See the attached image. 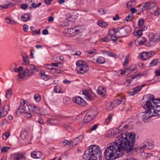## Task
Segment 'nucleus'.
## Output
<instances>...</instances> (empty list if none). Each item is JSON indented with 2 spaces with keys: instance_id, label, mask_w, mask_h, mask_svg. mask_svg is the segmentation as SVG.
<instances>
[{
  "instance_id": "nucleus-59",
  "label": "nucleus",
  "mask_w": 160,
  "mask_h": 160,
  "mask_svg": "<svg viewBox=\"0 0 160 160\" xmlns=\"http://www.w3.org/2000/svg\"><path fill=\"white\" fill-rule=\"evenodd\" d=\"M116 35H117L116 34H115L113 35H112L111 36V40H112L113 41V42L116 41L117 39V38L116 36Z\"/></svg>"
},
{
  "instance_id": "nucleus-60",
  "label": "nucleus",
  "mask_w": 160,
  "mask_h": 160,
  "mask_svg": "<svg viewBox=\"0 0 160 160\" xmlns=\"http://www.w3.org/2000/svg\"><path fill=\"white\" fill-rule=\"evenodd\" d=\"M86 99L88 100V101H92L93 100V98L90 94H88L87 96H86L85 97Z\"/></svg>"
},
{
  "instance_id": "nucleus-46",
  "label": "nucleus",
  "mask_w": 160,
  "mask_h": 160,
  "mask_svg": "<svg viewBox=\"0 0 160 160\" xmlns=\"http://www.w3.org/2000/svg\"><path fill=\"white\" fill-rule=\"evenodd\" d=\"M35 100L37 102H39L41 100L40 96L38 94H35L34 96Z\"/></svg>"
},
{
  "instance_id": "nucleus-18",
  "label": "nucleus",
  "mask_w": 160,
  "mask_h": 160,
  "mask_svg": "<svg viewBox=\"0 0 160 160\" xmlns=\"http://www.w3.org/2000/svg\"><path fill=\"white\" fill-rule=\"evenodd\" d=\"M44 66L46 69L51 70V72L52 73H60V72L59 70H57V68H54L52 65H51L50 64H46L44 65Z\"/></svg>"
},
{
  "instance_id": "nucleus-56",
  "label": "nucleus",
  "mask_w": 160,
  "mask_h": 160,
  "mask_svg": "<svg viewBox=\"0 0 160 160\" xmlns=\"http://www.w3.org/2000/svg\"><path fill=\"white\" fill-rule=\"evenodd\" d=\"M155 75L156 76H160V68L157 69L155 71Z\"/></svg>"
},
{
  "instance_id": "nucleus-10",
  "label": "nucleus",
  "mask_w": 160,
  "mask_h": 160,
  "mask_svg": "<svg viewBox=\"0 0 160 160\" xmlns=\"http://www.w3.org/2000/svg\"><path fill=\"white\" fill-rule=\"evenodd\" d=\"M10 109V107L9 105H6L3 108H0V118L6 116Z\"/></svg>"
},
{
  "instance_id": "nucleus-5",
  "label": "nucleus",
  "mask_w": 160,
  "mask_h": 160,
  "mask_svg": "<svg viewBox=\"0 0 160 160\" xmlns=\"http://www.w3.org/2000/svg\"><path fill=\"white\" fill-rule=\"evenodd\" d=\"M32 72H30V70L27 68H25L23 69L21 73H19L18 77L20 78L25 79L27 77H30L32 76L33 74Z\"/></svg>"
},
{
  "instance_id": "nucleus-23",
  "label": "nucleus",
  "mask_w": 160,
  "mask_h": 160,
  "mask_svg": "<svg viewBox=\"0 0 160 160\" xmlns=\"http://www.w3.org/2000/svg\"><path fill=\"white\" fill-rule=\"evenodd\" d=\"M126 98H125L124 97H122L121 98L115 100L113 102L114 103V104H115L118 105L121 103L123 104H124L126 102Z\"/></svg>"
},
{
  "instance_id": "nucleus-51",
  "label": "nucleus",
  "mask_w": 160,
  "mask_h": 160,
  "mask_svg": "<svg viewBox=\"0 0 160 160\" xmlns=\"http://www.w3.org/2000/svg\"><path fill=\"white\" fill-rule=\"evenodd\" d=\"M28 7V6L26 4H22L20 6V8L21 9L25 10Z\"/></svg>"
},
{
  "instance_id": "nucleus-58",
  "label": "nucleus",
  "mask_w": 160,
  "mask_h": 160,
  "mask_svg": "<svg viewBox=\"0 0 160 160\" xmlns=\"http://www.w3.org/2000/svg\"><path fill=\"white\" fill-rule=\"evenodd\" d=\"M42 4V3L41 2H39L38 4H35L33 2H32L31 4V6H32V7L33 8H36L38 7L39 6H40V5H41Z\"/></svg>"
},
{
  "instance_id": "nucleus-20",
  "label": "nucleus",
  "mask_w": 160,
  "mask_h": 160,
  "mask_svg": "<svg viewBox=\"0 0 160 160\" xmlns=\"http://www.w3.org/2000/svg\"><path fill=\"white\" fill-rule=\"evenodd\" d=\"M98 93L103 97H104L106 95L107 92L105 88L102 87L101 86L99 87L97 89Z\"/></svg>"
},
{
  "instance_id": "nucleus-31",
  "label": "nucleus",
  "mask_w": 160,
  "mask_h": 160,
  "mask_svg": "<svg viewBox=\"0 0 160 160\" xmlns=\"http://www.w3.org/2000/svg\"><path fill=\"white\" fill-rule=\"evenodd\" d=\"M115 106L114 103L112 102L108 103L107 106V109L108 111L112 110Z\"/></svg>"
},
{
  "instance_id": "nucleus-12",
  "label": "nucleus",
  "mask_w": 160,
  "mask_h": 160,
  "mask_svg": "<svg viewBox=\"0 0 160 160\" xmlns=\"http://www.w3.org/2000/svg\"><path fill=\"white\" fill-rule=\"evenodd\" d=\"M83 113H87L90 116L94 118L97 115L98 113V111L97 108L95 107H93L91 109L86 110Z\"/></svg>"
},
{
  "instance_id": "nucleus-29",
  "label": "nucleus",
  "mask_w": 160,
  "mask_h": 160,
  "mask_svg": "<svg viewBox=\"0 0 160 160\" xmlns=\"http://www.w3.org/2000/svg\"><path fill=\"white\" fill-rule=\"evenodd\" d=\"M39 74L42 78L45 81H47L49 78V76L48 75H46L45 74V72L44 71L41 72H40Z\"/></svg>"
},
{
  "instance_id": "nucleus-4",
  "label": "nucleus",
  "mask_w": 160,
  "mask_h": 160,
  "mask_svg": "<svg viewBox=\"0 0 160 160\" xmlns=\"http://www.w3.org/2000/svg\"><path fill=\"white\" fill-rule=\"evenodd\" d=\"M77 66L76 71L78 74H84L88 70L89 67L86 62L82 60H79L76 62Z\"/></svg>"
},
{
  "instance_id": "nucleus-6",
  "label": "nucleus",
  "mask_w": 160,
  "mask_h": 160,
  "mask_svg": "<svg viewBox=\"0 0 160 160\" xmlns=\"http://www.w3.org/2000/svg\"><path fill=\"white\" fill-rule=\"evenodd\" d=\"M84 136L83 134H82L78 137L74 138L70 141L69 143L70 146L72 147L73 146H76L82 141Z\"/></svg>"
},
{
  "instance_id": "nucleus-42",
  "label": "nucleus",
  "mask_w": 160,
  "mask_h": 160,
  "mask_svg": "<svg viewBox=\"0 0 160 160\" xmlns=\"http://www.w3.org/2000/svg\"><path fill=\"white\" fill-rule=\"evenodd\" d=\"M61 90V87L59 85H56L54 88V91L57 93H60Z\"/></svg>"
},
{
  "instance_id": "nucleus-33",
  "label": "nucleus",
  "mask_w": 160,
  "mask_h": 160,
  "mask_svg": "<svg viewBox=\"0 0 160 160\" xmlns=\"http://www.w3.org/2000/svg\"><path fill=\"white\" fill-rule=\"evenodd\" d=\"M12 94V91L11 89H8L6 91V97L9 98L11 97Z\"/></svg>"
},
{
  "instance_id": "nucleus-16",
  "label": "nucleus",
  "mask_w": 160,
  "mask_h": 160,
  "mask_svg": "<svg viewBox=\"0 0 160 160\" xmlns=\"http://www.w3.org/2000/svg\"><path fill=\"white\" fill-rule=\"evenodd\" d=\"M147 40L144 38H138L136 39L135 41V43L137 46L138 45H147Z\"/></svg>"
},
{
  "instance_id": "nucleus-24",
  "label": "nucleus",
  "mask_w": 160,
  "mask_h": 160,
  "mask_svg": "<svg viewBox=\"0 0 160 160\" xmlns=\"http://www.w3.org/2000/svg\"><path fill=\"white\" fill-rule=\"evenodd\" d=\"M26 107L24 105H20L18 108L16 112L18 115L22 113H24Z\"/></svg>"
},
{
  "instance_id": "nucleus-19",
  "label": "nucleus",
  "mask_w": 160,
  "mask_h": 160,
  "mask_svg": "<svg viewBox=\"0 0 160 160\" xmlns=\"http://www.w3.org/2000/svg\"><path fill=\"white\" fill-rule=\"evenodd\" d=\"M149 41L151 44L152 42L160 40L159 35H157V33L155 35H149Z\"/></svg>"
},
{
  "instance_id": "nucleus-34",
  "label": "nucleus",
  "mask_w": 160,
  "mask_h": 160,
  "mask_svg": "<svg viewBox=\"0 0 160 160\" xmlns=\"http://www.w3.org/2000/svg\"><path fill=\"white\" fill-rule=\"evenodd\" d=\"M74 28H69L67 31L68 36H71L75 35L73 32Z\"/></svg>"
},
{
  "instance_id": "nucleus-3",
  "label": "nucleus",
  "mask_w": 160,
  "mask_h": 160,
  "mask_svg": "<svg viewBox=\"0 0 160 160\" xmlns=\"http://www.w3.org/2000/svg\"><path fill=\"white\" fill-rule=\"evenodd\" d=\"M102 152L100 148L95 145L89 146L83 155L85 160H102Z\"/></svg>"
},
{
  "instance_id": "nucleus-38",
  "label": "nucleus",
  "mask_w": 160,
  "mask_h": 160,
  "mask_svg": "<svg viewBox=\"0 0 160 160\" xmlns=\"http://www.w3.org/2000/svg\"><path fill=\"white\" fill-rule=\"evenodd\" d=\"M113 115L110 114L109 115L107 118L105 120V122L106 124H108L109 122L111 120Z\"/></svg>"
},
{
  "instance_id": "nucleus-17",
  "label": "nucleus",
  "mask_w": 160,
  "mask_h": 160,
  "mask_svg": "<svg viewBox=\"0 0 160 160\" xmlns=\"http://www.w3.org/2000/svg\"><path fill=\"white\" fill-rule=\"evenodd\" d=\"M28 108L29 110L35 113H37L38 114H40L39 113V111L40 108L37 107L35 105L31 104L28 106Z\"/></svg>"
},
{
  "instance_id": "nucleus-57",
  "label": "nucleus",
  "mask_w": 160,
  "mask_h": 160,
  "mask_svg": "<svg viewBox=\"0 0 160 160\" xmlns=\"http://www.w3.org/2000/svg\"><path fill=\"white\" fill-rule=\"evenodd\" d=\"M146 148V145L145 144V142L140 147V148L141 152H143L145 148Z\"/></svg>"
},
{
  "instance_id": "nucleus-35",
  "label": "nucleus",
  "mask_w": 160,
  "mask_h": 160,
  "mask_svg": "<svg viewBox=\"0 0 160 160\" xmlns=\"http://www.w3.org/2000/svg\"><path fill=\"white\" fill-rule=\"evenodd\" d=\"M133 34L134 36L138 37L139 38L142 34V30L140 29L138 31H135L133 32Z\"/></svg>"
},
{
  "instance_id": "nucleus-36",
  "label": "nucleus",
  "mask_w": 160,
  "mask_h": 160,
  "mask_svg": "<svg viewBox=\"0 0 160 160\" xmlns=\"http://www.w3.org/2000/svg\"><path fill=\"white\" fill-rule=\"evenodd\" d=\"M104 52L106 55L108 56H111L114 57H116L117 56V55L114 53L111 52L109 51H105Z\"/></svg>"
},
{
  "instance_id": "nucleus-9",
  "label": "nucleus",
  "mask_w": 160,
  "mask_h": 160,
  "mask_svg": "<svg viewBox=\"0 0 160 160\" xmlns=\"http://www.w3.org/2000/svg\"><path fill=\"white\" fill-rule=\"evenodd\" d=\"M72 100L74 102L81 106H85L86 105V102L84 100L79 96L73 97Z\"/></svg>"
},
{
  "instance_id": "nucleus-61",
  "label": "nucleus",
  "mask_w": 160,
  "mask_h": 160,
  "mask_svg": "<svg viewBox=\"0 0 160 160\" xmlns=\"http://www.w3.org/2000/svg\"><path fill=\"white\" fill-rule=\"evenodd\" d=\"M29 67L30 68V69L32 70H35L37 71H38V69H36L35 66L33 64H31L30 65Z\"/></svg>"
},
{
  "instance_id": "nucleus-1",
  "label": "nucleus",
  "mask_w": 160,
  "mask_h": 160,
  "mask_svg": "<svg viewBox=\"0 0 160 160\" xmlns=\"http://www.w3.org/2000/svg\"><path fill=\"white\" fill-rule=\"evenodd\" d=\"M135 135L131 133L121 134L117 137L116 141L110 144L105 150L104 156L107 160H114L121 157L122 150L129 152L133 149L135 141Z\"/></svg>"
},
{
  "instance_id": "nucleus-22",
  "label": "nucleus",
  "mask_w": 160,
  "mask_h": 160,
  "mask_svg": "<svg viewBox=\"0 0 160 160\" xmlns=\"http://www.w3.org/2000/svg\"><path fill=\"white\" fill-rule=\"evenodd\" d=\"M47 122L48 124L52 125H57L59 121L56 118H52L48 119Z\"/></svg>"
},
{
  "instance_id": "nucleus-55",
  "label": "nucleus",
  "mask_w": 160,
  "mask_h": 160,
  "mask_svg": "<svg viewBox=\"0 0 160 160\" xmlns=\"http://www.w3.org/2000/svg\"><path fill=\"white\" fill-rule=\"evenodd\" d=\"M32 33L33 35L39 34L40 33V30L39 29L38 31L35 30L32 31Z\"/></svg>"
},
{
  "instance_id": "nucleus-40",
  "label": "nucleus",
  "mask_w": 160,
  "mask_h": 160,
  "mask_svg": "<svg viewBox=\"0 0 160 160\" xmlns=\"http://www.w3.org/2000/svg\"><path fill=\"white\" fill-rule=\"evenodd\" d=\"M96 61L99 63L102 64L105 62V60L103 57H100L97 59Z\"/></svg>"
},
{
  "instance_id": "nucleus-44",
  "label": "nucleus",
  "mask_w": 160,
  "mask_h": 160,
  "mask_svg": "<svg viewBox=\"0 0 160 160\" xmlns=\"http://www.w3.org/2000/svg\"><path fill=\"white\" fill-rule=\"evenodd\" d=\"M10 132H8L2 134V138L4 139H6L10 136Z\"/></svg>"
},
{
  "instance_id": "nucleus-48",
  "label": "nucleus",
  "mask_w": 160,
  "mask_h": 160,
  "mask_svg": "<svg viewBox=\"0 0 160 160\" xmlns=\"http://www.w3.org/2000/svg\"><path fill=\"white\" fill-rule=\"evenodd\" d=\"M144 22V20L143 19L141 18L138 21V25L139 27H142L143 25Z\"/></svg>"
},
{
  "instance_id": "nucleus-25",
  "label": "nucleus",
  "mask_w": 160,
  "mask_h": 160,
  "mask_svg": "<svg viewBox=\"0 0 160 160\" xmlns=\"http://www.w3.org/2000/svg\"><path fill=\"white\" fill-rule=\"evenodd\" d=\"M22 56L24 62L23 63V64L25 65H28L30 62L28 55L25 53H22Z\"/></svg>"
},
{
  "instance_id": "nucleus-15",
  "label": "nucleus",
  "mask_w": 160,
  "mask_h": 160,
  "mask_svg": "<svg viewBox=\"0 0 160 160\" xmlns=\"http://www.w3.org/2000/svg\"><path fill=\"white\" fill-rule=\"evenodd\" d=\"M151 52H144L141 55V59L143 60H145L151 57L153 55H154L155 52H153V54H151Z\"/></svg>"
},
{
  "instance_id": "nucleus-13",
  "label": "nucleus",
  "mask_w": 160,
  "mask_h": 160,
  "mask_svg": "<svg viewBox=\"0 0 160 160\" xmlns=\"http://www.w3.org/2000/svg\"><path fill=\"white\" fill-rule=\"evenodd\" d=\"M149 12L155 16H158L160 14V8L157 6H154L150 8Z\"/></svg>"
},
{
  "instance_id": "nucleus-41",
  "label": "nucleus",
  "mask_w": 160,
  "mask_h": 160,
  "mask_svg": "<svg viewBox=\"0 0 160 160\" xmlns=\"http://www.w3.org/2000/svg\"><path fill=\"white\" fill-rule=\"evenodd\" d=\"M129 54H128L126 56L125 58L124 62L123 63V65L124 66V67L126 66L128 64V62H129Z\"/></svg>"
},
{
  "instance_id": "nucleus-2",
  "label": "nucleus",
  "mask_w": 160,
  "mask_h": 160,
  "mask_svg": "<svg viewBox=\"0 0 160 160\" xmlns=\"http://www.w3.org/2000/svg\"><path fill=\"white\" fill-rule=\"evenodd\" d=\"M143 99L146 101L142 103V105L146 111L140 113L142 121L146 122L151 117L160 116V103L158 102V100H155L154 96L148 94L144 96Z\"/></svg>"
},
{
  "instance_id": "nucleus-7",
  "label": "nucleus",
  "mask_w": 160,
  "mask_h": 160,
  "mask_svg": "<svg viewBox=\"0 0 160 160\" xmlns=\"http://www.w3.org/2000/svg\"><path fill=\"white\" fill-rule=\"evenodd\" d=\"M136 65H132L128 68L119 71L118 73L122 75L124 74L127 75L134 71L136 69Z\"/></svg>"
},
{
  "instance_id": "nucleus-27",
  "label": "nucleus",
  "mask_w": 160,
  "mask_h": 160,
  "mask_svg": "<svg viewBox=\"0 0 160 160\" xmlns=\"http://www.w3.org/2000/svg\"><path fill=\"white\" fill-rule=\"evenodd\" d=\"M30 18V15L27 13L23 14L21 17V19L23 22H27Z\"/></svg>"
},
{
  "instance_id": "nucleus-50",
  "label": "nucleus",
  "mask_w": 160,
  "mask_h": 160,
  "mask_svg": "<svg viewBox=\"0 0 160 160\" xmlns=\"http://www.w3.org/2000/svg\"><path fill=\"white\" fill-rule=\"evenodd\" d=\"M135 1L134 0H132L131 1H130L127 3V7L129 8V7H131L133 6L132 3L135 2Z\"/></svg>"
},
{
  "instance_id": "nucleus-63",
  "label": "nucleus",
  "mask_w": 160,
  "mask_h": 160,
  "mask_svg": "<svg viewBox=\"0 0 160 160\" xmlns=\"http://www.w3.org/2000/svg\"><path fill=\"white\" fill-rule=\"evenodd\" d=\"M102 41L103 42H108L110 41L109 38L107 37H105L102 38Z\"/></svg>"
},
{
  "instance_id": "nucleus-54",
  "label": "nucleus",
  "mask_w": 160,
  "mask_h": 160,
  "mask_svg": "<svg viewBox=\"0 0 160 160\" xmlns=\"http://www.w3.org/2000/svg\"><path fill=\"white\" fill-rule=\"evenodd\" d=\"M98 12H99L100 14L103 15L106 13V10L105 9L101 8L98 10Z\"/></svg>"
},
{
  "instance_id": "nucleus-49",
  "label": "nucleus",
  "mask_w": 160,
  "mask_h": 160,
  "mask_svg": "<svg viewBox=\"0 0 160 160\" xmlns=\"http://www.w3.org/2000/svg\"><path fill=\"white\" fill-rule=\"evenodd\" d=\"M121 28H118L115 29V28H113L112 29L113 30V32H114V34H116L117 35H118L119 37V36L120 35V29Z\"/></svg>"
},
{
  "instance_id": "nucleus-47",
  "label": "nucleus",
  "mask_w": 160,
  "mask_h": 160,
  "mask_svg": "<svg viewBox=\"0 0 160 160\" xmlns=\"http://www.w3.org/2000/svg\"><path fill=\"white\" fill-rule=\"evenodd\" d=\"M23 67L22 66H20L18 68H15L14 71L16 72L21 73V71L23 70Z\"/></svg>"
},
{
  "instance_id": "nucleus-32",
  "label": "nucleus",
  "mask_w": 160,
  "mask_h": 160,
  "mask_svg": "<svg viewBox=\"0 0 160 160\" xmlns=\"http://www.w3.org/2000/svg\"><path fill=\"white\" fill-rule=\"evenodd\" d=\"M98 24L100 27L103 28H106L108 25V24L106 22L102 20L98 21Z\"/></svg>"
},
{
  "instance_id": "nucleus-64",
  "label": "nucleus",
  "mask_w": 160,
  "mask_h": 160,
  "mask_svg": "<svg viewBox=\"0 0 160 160\" xmlns=\"http://www.w3.org/2000/svg\"><path fill=\"white\" fill-rule=\"evenodd\" d=\"M69 142L68 140L66 139L63 142V144L64 146H65L67 145H69Z\"/></svg>"
},
{
  "instance_id": "nucleus-37",
  "label": "nucleus",
  "mask_w": 160,
  "mask_h": 160,
  "mask_svg": "<svg viewBox=\"0 0 160 160\" xmlns=\"http://www.w3.org/2000/svg\"><path fill=\"white\" fill-rule=\"evenodd\" d=\"M158 62V60L157 59H153L150 62L149 67H152L154 65H156L157 64Z\"/></svg>"
},
{
  "instance_id": "nucleus-30",
  "label": "nucleus",
  "mask_w": 160,
  "mask_h": 160,
  "mask_svg": "<svg viewBox=\"0 0 160 160\" xmlns=\"http://www.w3.org/2000/svg\"><path fill=\"white\" fill-rule=\"evenodd\" d=\"M20 136L21 138L23 140H26L28 137V133L25 131H22L21 133Z\"/></svg>"
},
{
  "instance_id": "nucleus-62",
  "label": "nucleus",
  "mask_w": 160,
  "mask_h": 160,
  "mask_svg": "<svg viewBox=\"0 0 160 160\" xmlns=\"http://www.w3.org/2000/svg\"><path fill=\"white\" fill-rule=\"evenodd\" d=\"M108 35L111 36L113 34H114V32H113V30L112 29H110L108 32Z\"/></svg>"
},
{
  "instance_id": "nucleus-45",
  "label": "nucleus",
  "mask_w": 160,
  "mask_h": 160,
  "mask_svg": "<svg viewBox=\"0 0 160 160\" xmlns=\"http://www.w3.org/2000/svg\"><path fill=\"white\" fill-rule=\"evenodd\" d=\"M151 3L150 2H147L143 6V7L146 9H148L150 10V8H150V7Z\"/></svg>"
},
{
  "instance_id": "nucleus-14",
  "label": "nucleus",
  "mask_w": 160,
  "mask_h": 160,
  "mask_svg": "<svg viewBox=\"0 0 160 160\" xmlns=\"http://www.w3.org/2000/svg\"><path fill=\"white\" fill-rule=\"evenodd\" d=\"M12 158L13 160H25L26 157L23 154L17 152L13 154Z\"/></svg>"
},
{
  "instance_id": "nucleus-11",
  "label": "nucleus",
  "mask_w": 160,
  "mask_h": 160,
  "mask_svg": "<svg viewBox=\"0 0 160 160\" xmlns=\"http://www.w3.org/2000/svg\"><path fill=\"white\" fill-rule=\"evenodd\" d=\"M31 157L33 158L43 159L45 156L44 154L38 151H33L31 153Z\"/></svg>"
},
{
  "instance_id": "nucleus-21",
  "label": "nucleus",
  "mask_w": 160,
  "mask_h": 160,
  "mask_svg": "<svg viewBox=\"0 0 160 160\" xmlns=\"http://www.w3.org/2000/svg\"><path fill=\"white\" fill-rule=\"evenodd\" d=\"M146 148L149 149H152L154 148V143L152 140H149L145 142Z\"/></svg>"
},
{
  "instance_id": "nucleus-26",
  "label": "nucleus",
  "mask_w": 160,
  "mask_h": 160,
  "mask_svg": "<svg viewBox=\"0 0 160 160\" xmlns=\"http://www.w3.org/2000/svg\"><path fill=\"white\" fill-rule=\"evenodd\" d=\"M83 114H85V116L84 117V118L83 119V122L84 123H87L90 121L91 120H92L93 118L92 116H90V114H88L87 113H83Z\"/></svg>"
},
{
  "instance_id": "nucleus-53",
  "label": "nucleus",
  "mask_w": 160,
  "mask_h": 160,
  "mask_svg": "<svg viewBox=\"0 0 160 160\" xmlns=\"http://www.w3.org/2000/svg\"><path fill=\"white\" fill-rule=\"evenodd\" d=\"M24 116L26 118H31L32 115L31 113L29 112H25L24 113Z\"/></svg>"
},
{
  "instance_id": "nucleus-52",
  "label": "nucleus",
  "mask_w": 160,
  "mask_h": 160,
  "mask_svg": "<svg viewBox=\"0 0 160 160\" xmlns=\"http://www.w3.org/2000/svg\"><path fill=\"white\" fill-rule=\"evenodd\" d=\"M10 148V147L4 146L3 148L1 149V151L2 152H7Z\"/></svg>"
},
{
  "instance_id": "nucleus-8",
  "label": "nucleus",
  "mask_w": 160,
  "mask_h": 160,
  "mask_svg": "<svg viewBox=\"0 0 160 160\" xmlns=\"http://www.w3.org/2000/svg\"><path fill=\"white\" fill-rule=\"evenodd\" d=\"M130 32V28L128 27L121 28L120 29V35L119 37H123L128 36Z\"/></svg>"
},
{
  "instance_id": "nucleus-43",
  "label": "nucleus",
  "mask_w": 160,
  "mask_h": 160,
  "mask_svg": "<svg viewBox=\"0 0 160 160\" xmlns=\"http://www.w3.org/2000/svg\"><path fill=\"white\" fill-rule=\"evenodd\" d=\"M65 127L69 132H72V131L73 130L72 128V126L70 124H67L65 125Z\"/></svg>"
},
{
  "instance_id": "nucleus-39",
  "label": "nucleus",
  "mask_w": 160,
  "mask_h": 160,
  "mask_svg": "<svg viewBox=\"0 0 160 160\" xmlns=\"http://www.w3.org/2000/svg\"><path fill=\"white\" fill-rule=\"evenodd\" d=\"M113 115L110 114L109 115L107 118L105 120V122L106 124H108L109 122L111 120Z\"/></svg>"
},
{
  "instance_id": "nucleus-28",
  "label": "nucleus",
  "mask_w": 160,
  "mask_h": 160,
  "mask_svg": "<svg viewBox=\"0 0 160 160\" xmlns=\"http://www.w3.org/2000/svg\"><path fill=\"white\" fill-rule=\"evenodd\" d=\"M141 90V87H139V86L133 88L132 91L129 92V94L131 96L137 93L138 91Z\"/></svg>"
}]
</instances>
